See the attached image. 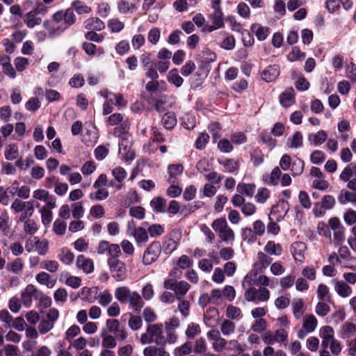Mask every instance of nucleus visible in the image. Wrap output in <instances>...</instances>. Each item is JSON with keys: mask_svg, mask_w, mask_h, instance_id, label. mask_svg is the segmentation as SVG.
Returning a JSON list of instances; mask_svg holds the SVG:
<instances>
[{"mask_svg": "<svg viewBox=\"0 0 356 356\" xmlns=\"http://www.w3.org/2000/svg\"><path fill=\"white\" fill-rule=\"evenodd\" d=\"M220 331L224 336H229L234 332L235 324L229 320H225L220 325Z\"/></svg>", "mask_w": 356, "mask_h": 356, "instance_id": "nucleus-62", "label": "nucleus"}, {"mask_svg": "<svg viewBox=\"0 0 356 356\" xmlns=\"http://www.w3.org/2000/svg\"><path fill=\"white\" fill-rule=\"evenodd\" d=\"M111 174L114 177L116 183L115 184L113 182L110 183V186H115L117 189H121L122 187V182L127 177V172L125 169L121 166L115 167L112 171Z\"/></svg>", "mask_w": 356, "mask_h": 356, "instance_id": "nucleus-13", "label": "nucleus"}, {"mask_svg": "<svg viewBox=\"0 0 356 356\" xmlns=\"http://www.w3.org/2000/svg\"><path fill=\"white\" fill-rule=\"evenodd\" d=\"M98 303L102 307L108 306L112 300L113 296L108 290H104V291L99 293L98 296L96 297Z\"/></svg>", "mask_w": 356, "mask_h": 356, "instance_id": "nucleus-50", "label": "nucleus"}, {"mask_svg": "<svg viewBox=\"0 0 356 356\" xmlns=\"http://www.w3.org/2000/svg\"><path fill=\"white\" fill-rule=\"evenodd\" d=\"M184 167L181 164H170L168 167L169 184H178V178L183 173Z\"/></svg>", "mask_w": 356, "mask_h": 356, "instance_id": "nucleus-15", "label": "nucleus"}, {"mask_svg": "<svg viewBox=\"0 0 356 356\" xmlns=\"http://www.w3.org/2000/svg\"><path fill=\"white\" fill-rule=\"evenodd\" d=\"M35 280L39 284L45 285L49 289L53 288L56 282L55 279H52L47 273L44 271L36 275Z\"/></svg>", "mask_w": 356, "mask_h": 356, "instance_id": "nucleus-31", "label": "nucleus"}, {"mask_svg": "<svg viewBox=\"0 0 356 356\" xmlns=\"http://www.w3.org/2000/svg\"><path fill=\"white\" fill-rule=\"evenodd\" d=\"M190 288V285L185 281L178 282L175 293L178 300H181V298L187 293Z\"/></svg>", "mask_w": 356, "mask_h": 356, "instance_id": "nucleus-60", "label": "nucleus"}, {"mask_svg": "<svg viewBox=\"0 0 356 356\" xmlns=\"http://www.w3.org/2000/svg\"><path fill=\"white\" fill-rule=\"evenodd\" d=\"M212 228L218 232L219 237L226 243L234 241L235 234L234 231L228 226L225 218H220L215 220L211 224Z\"/></svg>", "mask_w": 356, "mask_h": 356, "instance_id": "nucleus-4", "label": "nucleus"}, {"mask_svg": "<svg viewBox=\"0 0 356 356\" xmlns=\"http://www.w3.org/2000/svg\"><path fill=\"white\" fill-rule=\"evenodd\" d=\"M25 249L28 252H37L40 255L47 253L49 243L46 239H40L33 236L29 238L25 243Z\"/></svg>", "mask_w": 356, "mask_h": 356, "instance_id": "nucleus-5", "label": "nucleus"}, {"mask_svg": "<svg viewBox=\"0 0 356 356\" xmlns=\"http://www.w3.org/2000/svg\"><path fill=\"white\" fill-rule=\"evenodd\" d=\"M54 208H48V207H39L38 211L41 214L42 221L43 224L48 225L49 224L53 218V213L51 210Z\"/></svg>", "mask_w": 356, "mask_h": 356, "instance_id": "nucleus-59", "label": "nucleus"}, {"mask_svg": "<svg viewBox=\"0 0 356 356\" xmlns=\"http://www.w3.org/2000/svg\"><path fill=\"white\" fill-rule=\"evenodd\" d=\"M167 79L176 87H180L184 82V79L179 76L178 70L175 68L169 71L167 74Z\"/></svg>", "mask_w": 356, "mask_h": 356, "instance_id": "nucleus-49", "label": "nucleus"}, {"mask_svg": "<svg viewBox=\"0 0 356 356\" xmlns=\"http://www.w3.org/2000/svg\"><path fill=\"white\" fill-rule=\"evenodd\" d=\"M33 198L37 201L35 207H56V197L49 191L38 188L33 192Z\"/></svg>", "mask_w": 356, "mask_h": 356, "instance_id": "nucleus-3", "label": "nucleus"}, {"mask_svg": "<svg viewBox=\"0 0 356 356\" xmlns=\"http://www.w3.org/2000/svg\"><path fill=\"white\" fill-rule=\"evenodd\" d=\"M303 136L301 132L296 131L288 139L287 145L289 147L297 149L302 146Z\"/></svg>", "mask_w": 356, "mask_h": 356, "instance_id": "nucleus-47", "label": "nucleus"}, {"mask_svg": "<svg viewBox=\"0 0 356 356\" xmlns=\"http://www.w3.org/2000/svg\"><path fill=\"white\" fill-rule=\"evenodd\" d=\"M0 66L3 72L11 79H15L16 72L10 63V58L7 55L0 56Z\"/></svg>", "mask_w": 356, "mask_h": 356, "instance_id": "nucleus-17", "label": "nucleus"}, {"mask_svg": "<svg viewBox=\"0 0 356 356\" xmlns=\"http://www.w3.org/2000/svg\"><path fill=\"white\" fill-rule=\"evenodd\" d=\"M108 27L112 33H119L124 27V24L118 18H113L108 20Z\"/></svg>", "mask_w": 356, "mask_h": 356, "instance_id": "nucleus-63", "label": "nucleus"}, {"mask_svg": "<svg viewBox=\"0 0 356 356\" xmlns=\"http://www.w3.org/2000/svg\"><path fill=\"white\" fill-rule=\"evenodd\" d=\"M43 27L47 31L48 35L51 38L59 35L65 31V27L52 20H47L43 23Z\"/></svg>", "mask_w": 356, "mask_h": 356, "instance_id": "nucleus-20", "label": "nucleus"}, {"mask_svg": "<svg viewBox=\"0 0 356 356\" xmlns=\"http://www.w3.org/2000/svg\"><path fill=\"white\" fill-rule=\"evenodd\" d=\"M165 201L163 198L157 197H154L150 202L152 209L156 213H163L165 211Z\"/></svg>", "mask_w": 356, "mask_h": 356, "instance_id": "nucleus-57", "label": "nucleus"}, {"mask_svg": "<svg viewBox=\"0 0 356 356\" xmlns=\"http://www.w3.org/2000/svg\"><path fill=\"white\" fill-rule=\"evenodd\" d=\"M318 325L317 318L313 314H306L302 318V329L307 334L314 332Z\"/></svg>", "mask_w": 356, "mask_h": 356, "instance_id": "nucleus-21", "label": "nucleus"}, {"mask_svg": "<svg viewBox=\"0 0 356 356\" xmlns=\"http://www.w3.org/2000/svg\"><path fill=\"white\" fill-rule=\"evenodd\" d=\"M129 306L136 312H140L144 306L143 297L136 291H133L128 300Z\"/></svg>", "mask_w": 356, "mask_h": 356, "instance_id": "nucleus-29", "label": "nucleus"}, {"mask_svg": "<svg viewBox=\"0 0 356 356\" xmlns=\"http://www.w3.org/2000/svg\"><path fill=\"white\" fill-rule=\"evenodd\" d=\"M132 236L134 238L138 245H142L145 243L149 238L147 231L142 227H138Z\"/></svg>", "mask_w": 356, "mask_h": 356, "instance_id": "nucleus-42", "label": "nucleus"}, {"mask_svg": "<svg viewBox=\"0 0 356 356\" xmlns=\"http://www.w3.org/2000/svg\"><path fill=\"white\" fill-rule=\"evenodd\" d=\"M219 163L224 167L225 170L228 172H234L239 168L238 162L232 159L219 161Z\"/></svg>", "mask_w": 356, "mask_h": 356, "instance_id": "nucleus-52", "label": "nucleus"}, {"mask_svg": "<svg viewBox=\"0 0 356 356\" xmlns=\"http://www.w3.org/2000/svg\"><path fill=\"white\" fill-rule=\"evenodd\" d=\"M62 277L65 279V283L67 286L76 289L81 285V280L79 277L71 275L69 273L63 274Z\"/></svg>", "mask_w": 356, "mask_h": 356, "instance_id": "nucleus-54", "label": "nucleus"}, {"mask_svg": "<svg viewBox=\"0 0 356 356\" xmlns=\"http://www.w3.org/2000/svg\"><path fill=\"white\" fill-rule=\"evenodd\" d=\"M292 310L294 317L300 319L305 311L304 300L300 298H294L292 301Z\"/></svg>", "mask_w": 356, "mask_h": 356, "instance_id": "nucleus-25", "label": "nucleus"}, {"mask_svg": "<svg viewBox=\"0 0 356 356\" xmlns=\"http://www.w3.org/2000/svg\"><path fill=\"white\" fill-rule=\"evenodd\" d=\"M280 67L276 65L266 67L261 73L263 80L266 82H272L277 79L280 75Z\"/></svg>", "mask_w": 356, "mask_h": 356, "instance_id": "nucleus-16", "label": "nucleus"}, {"mask_svg": "<svg viewBox=\"0 0 356 356\" xmlns=\"http://www.w3.org/2000/svg\"><path fill=\"white\" fill-rule=\"evenodd\" d=\"M72 8L79 15L89 14L92 12L91 7L80 0L74 1L72 3Z\"/></svg>", "mask_w": 356, "mask_h": 356, "instance_id": "nucleus-37", "label": "nucleus"}, {"mask_svg": "<svg viewBox=\"0 0 356 356\" xmlns=\"http://www.w3.org/2000/svg\"><path fill=\"white\" fill-rule=\"evenodd\" d=\"M319 336L322 339L321 345L323 347L327 346L328 343L335 339L334 331L332 327L328 325L320 328Z\"/></svg>", "mask_w": 356, "mask_h": 356, "instance_id": "nucleus-22", "label": "nucleus"}, {"mask_svg": "<svg viewBox=\"0 0 356 356\" xmlns=\"http://www.w3.org/2000/svg\"><path fill=\"white\" fill-rule=\"evenodd\" d=\"M33 204V201L23 202L19 199H15L11 204V209L15 213H20L26 207Z\"/></svg>", "mask_w": 356, "mask_h": 356, "instance_id": "nucleus-58", "label": "nucleus"}, {"mask_svg": "<svg viewBox=\"0 0 356 356\" xmlns=\"http://www.w3.org/2000/svg\"><path fill=\"white\" fill-rule=\"evenodd\" d=\"M250 30L260 41L266 40L270 33L268 27L263 26L258 23L252 24L251 25Z\"/></svg>", "mask_w": 356, "mask_h": 356, "instance_id": "nucleus-23", "label": "nucleus"}, {"mask_svg": "<svg viewBox=\"0 0 356 356\" xmlns=\"http://www.w3.org/2000/svg\"><path fill=\"white\" fill-rule=\"evenodd\" d=\"M58 258L65 265H70L74 261V255L70 250L63 248L60 250Z\"/></svg>", "mask_w": 356, "mask_h": 356, "instance_id": "nucleus-38", "label": "nucleus"}, {"mask_svg": "<svg viewBox=\"0 0 356 356\" xmlns=\"http://www.w3.org/2000/svg\"><path fill=\"white\" fill-rule=\"evenodd\" d=\"M305 57V54L302 52L298 47H293L291 51L287 56L289 60L291 62L302 60Z\"/></svg>", "mask_w": 356, "mask_h": 356, "instance_id": "nucleus-61", "label": "nucleus"}, {"mask_svg": "<svg viewBox=\"0 0 356 356\" xmlns=\"http://www.w3.org/2000/svg\"><path fill=\"white\" fill-rule=\"evenodd\" d=\"M161 252V247L159 242L152 243L144 252L143 263L146 266L153 264L159 258Z\"/></svg>", "mask_w": 356, "mask_h": 356, "instance_id": "nucleus-8", "label": "nucleus"}, {"mask_svg": "<svg viewBox=\"0 0 356 356\" xmlns=\"http://www.w3.org/2000/svg\"><path fill=\"white\" fill-rule=\"evenodd\" d=\"M306 245L303 242H295L292 244L291 252L296 261L302 263L305 258Z\"/></svg>", "mask_w": 356, "mask_h": 356, "instance_id": "nucleus-19", "label": "nucleus"}, {"mask_svg": "<svg viewBox=\"0 0 356 356\" xmlns=\"http://www.w3.org/2000/svg\"><path fill=\"white\" fill-rule=\"evenodd\" d=\"M161 38V31L157 27L152 28L147 33V40L153 45L156 44Z\"/></svg>", "mask_w": 356, "mask_h": 356, "instance_id": "nucleus-64", "label": "nucleus"}, {"mask_svg": "<svg viewBox=\"0 0 356 356\" xmlns=\"http://www.w3.org/2000/svg\"><path fill=\"white\" fill-rule=\"evenodd\" d=\"M83 49L90 56H99L104 54V50L102 47H97L95 44L91 42H84L83 44Z\"/></svg>", "mask_w": 356, "mask_h": 356, "instance_id": "nucleus-40", "label": "nucleus"}, {"mask_svg": "<svg viewBox=\"0 0 356 356\" xmlns=\"http://www.w3.org/2000/svg\"><path fill=\"white\" fill-rule=\"evenodd\" d=\"M42 18L31 10L28 12L24 17V22L29 29H33L42 23Z\"/></svg>", "mask_w": 356, "mask_h": 356, "instance_id": "nucleus-26", "label": "nucleus"}, {"mask_svg": "<svg viewBox=\"0 0 356 356\" xmlns=\"http://www.w3.org/2000/svg\"><path fill=\"white\" fill-rule=\"evenodd\" d=\"M136 9L137 6L136 4L127 1L122 0L118 3V10L123 15L132 14Z\"/></svg>", "mask_w": 356, "mask_h": 356, "instance_id": "nucleus-34", "label": "nucleus"}, {"mask_svg": "<svg viewBox=\"0 0 356 356\" xmlns=\"http://www.w3.org/2000/svg\"><path fill=\"white\" fill-rule=\"evenodd\" d=\"M294 90L293 88H288L282 93L280 97V104L284 107H289L294 103Z\"/></svg>", "mask_w": 356, "mask_h": 356, "instance_id": "nucleus-30", "label": "nucleus"}, {"mask_svg": "<svg viewBox=\"0 0 356 356\" xmlns=\"http://www.w3.org/2000/svg\"><path fill=\"white\" fill-rule=\"evenodd\" d=\"M107 126L118 125L114 129L113 134L116 136H120L122 133L129 131V124L127 120H124L123 116L120 113H113L111 115L106 121Z\"/></svg>", "mask_w": 356, "mask_h": 356, "instance_id": "nucleus-6", "label": "nucleus"}, {"mask_svg": "<svg viewBox=\"0 0 356 356\" xmlns=\"http://www.w3.org/2000/svg\"><path fill=\"white\" fill-rule=\"evenodd\" d=\"M19 154L18 145L15 143H10L6 145L4 149V156L8 161H13L18 158Z\"/></svg>", "mask_w": 356, "mask_h": 356, "instance_id": "nucleus-33", "label": "nucleus"}, {"mask_svg": "<svg viewBox=\"0 0 356 356\" xmlns=\"http://www.w3.org/2000/svg\"><path fill=\"white\" fill-rule=\"evenodd\" d=\"M289 209V205L287 202L280 201V202L273 208L270 215L269 216L273 217L275 220H282Z\"/></svg>", "mask_w": 356, "mask_h": 356, "instance_id": "nucleus-11", "label": "nucleus"}, {"mask_svg": "<svg viewBox=\"0 0 356 356\" xmlns=\"http://www.w3.org/2000/svg\"><path fill=\"white\" fill-rule=\"evenodd\" d=\"M41 296L42 292L38 291L34 285L28 284L22 292L21 299L24 305L29 307L32 303L33 298L37 300Z\"/></svg>", "mask_w": 356, "mask_h": 356, "instance_id": "nucleus-10", "label": "nucleus"}, {"mask_svg": "<svg viewBox=\"0 0 356 356\" xmlns=\"http://www.w3.org/2000/svg\"><path fill=\"white\" fill-rule=\"evenodd\" d=\"M209 18L211 23L216 24L217 27L222 28L224 26L223 13L221 10H213L209 15Z\"/></svg>", "mask_w": 356, "mask_h": 356, "instance_id": "nucleus-53", "label": "nucleus"}, {"mask_svg": "<svg viewBox=\"0 0 356 356\" xmlns=\"http://www.w3.org/2000/svg\"><path fill=\"white\" fill-rule=\"evenodd\" d=\"M356 333V324L350 321L344 323L340 329L339 335L342 339H348Z\"/></svg>", "mask_w": 356, "mask_h": 356, "instance_id": "nucleus-24", "label": "nucleus"}, {"mask_svg": "<svg viewBox=\"0 0 356 356\" xmlns=\"http://www.w3.org/2000/svg\"><path fill=\"white\" fill-rule=\"evenodd\" d=\"M41 268L51 273H55L58 270L59 264L55 260L46 259L41 262Z\"/></svg>", "mask_w": 356, "mask_h": 356, "instance_id": "nucleus-56", "label": "nucleus"}, {"mask_svg": "<svg viewBox=\"0 0 356 356\" xmlns=\"http://www.w3.org/2000/svg\"><path fill=\"white\" fill-rule=\"evenodd\" d=\"M256 185L254 184L239 183L237 185V191L248 197H252L254 193Z\"/></svg>", "mask_w": 356, "mask_h": 356, "instance_id": "nucleus-44", "label": "nucleus"}, {"mask_svg": "<svg viewBox=\"0 0 356 356\" xmlns=\"http://www.w3.org/2000/svg\"><path fill=\"white\" fill-rule=\"evenodd\" d=\"M272 259L263 252H259L257 254V261L254 263L253 268L264 273L266 268L271 264Z\"/></svg>", "mask_w": 356, "mask_h": 356, "instance_id": "nucleus-14", "label": "nucleus"}, {"mask_svg": "<svg viewBox=\"0 0 356 356\" xmlns=\"http://www.w3.org/2000/svg\"><path fill=\"white\" fill-rule=\"evenodd\" d=\"M264 250L270 255L280 256L282 253V247L274 241H268L264 246Z\"/></svg>", "mask_w": 356, "mask_h": 356, "instance_id": "nucleus-35", "label": "nucleus"}, {"mask_svg": "<svg viewBox=\"0 0 356 356\" xmlns=\"http://www.w3.org/2000/svg\"><path fill=\"white\" fill-rule=\"evenodd\" d=\"M100 336L102 339V346L104 349L110 350L116 347L117 341L115 337L107 334L104 330L101 332Z\"/></svg>", "mask_w": 356, "mask_h": 356, "instance_id": "nucleus-32", "label": "nucleus"}, {"mask_svg": "<svg viewBox=\"0 0 356 356\" xmlns=\"http://www.w3.org/2000/svg\"><path fill=\"white\" fill-rule=\"evenodd\" d=\"M76 265L78 268L82 270L83 273L89 274L94 270V263L91 259L80 254L76 257Z\"/></svg>", "mask_w": 356, "mask_h": 356, "instance_id": "nucleus-12", "label": "nucleus"}, {"mask_svg": "<svg viewBox=\"0 0 356 356\" xmlns=\"http://www.w3.org/2000/svg\"><path fill=\"white\" fill-rule=\"evenodd\" d=\"M260 273L253 268L244 277L242 286L245 289L244 297L248 302H266L270 299V291L266 288L253 286L257 279V274Z\"/></svg>", "mask_w": 356, "mask_h": 356, "instance_id": "nucleus-2", "label": "nucleus"}, {"mask_svg": "<svg viewBox=\"0 0 356 356\" xmlns=\"http://www.w3.org/2000/svg\"><path fill=\"white\" fill-rule=\"evenodd\" d=\"M112 276L116 281L120 282L126 277V266L119 259L108 260Z\"/></svg>", "mask_w": 356, "mask_h": 356, "instance_id": "nucleus-9", "label": "nucleus"}, {"mask_svg": "<svg viewBox=\"0 0 356 356\" xmlns=\"http://www.w3.org/2000/svg\"><path fill=\"white\" fill-rule=\"evenodd\" d=\"M317 298L321 301H327L330 299V289L329 287L323 283L318 285L316 290Z\"/></svg>", "mask_w": 356, "mask_h": 356, "instance_id": "nucleus-51", "label": "nucleus"}, {"mask_svg": "<svg viewBox=\"0 0 356 356\" xmlns=\"http://www.w3.org/2000/svg\"><path fill=\"white\" fill-rule=\"evenodd\" d=\"M226 350L232 355L236 356L244 350V345L240 343L237 340L232 339L227 341Z\"/></svg>", "mask_w": 356, "mask_h": 356, "instance_id": "nucleus-36", "label": "nucleus"}, {"mask_svg": "<svg viewBox=\"0 0 356 356\" xmlns=\"http://www.w3.org/2000/svg\"><path fill=\"white\" fill-rule=\"evenodd\" d=\"M84 27L88 30L101 31L104 27V23L97 17H90L83 23Z\"/></svg>", "mask_w": 356, "mask_h": 356, "instance_id": "nucleus-27", "label": "nucleus"}, {"mask_svg": "<svg viewBox=\"0 0 356 356\" xmlns=\"http://www.w3.org/2000/svg\"><path fill=\"white\" fill-rule=\"evenodd\" d=\"M35 5L31 11L38 15H44L47 13V7L41 1L38 0H27L24 5Z\"/></svg>", "mask_w": 356, "mask_h": 356, "instance_id": "nucleus-41", "label": "nucleus"}, {"mask_svg": "<svg viewBox=\"0 0 356 356\" xmlns=\"http://www.w3.org/2000/svg\"><path fill=\"white\" fill-rule=\"evenodd\" d=\"M163 126L168 129H172L177 124V118L172 112L165 113L162 118Z\"/></svg>", "mask_w": 356, "mask_h": 356, "instance_id": "nucleus-55", "label": "nucleus"}, {"mask_svg": "<svg viewBox=\"0 0 356 356\" xmlns=\"http://www.w3.org/2000/svg\"><path fill=\"white\" fill-rule=\"evenodd\" d=\"M334 289L336 293L342 298L349 297L352 294L351 287L342 280H333Z\"/></svg>", "mask_w": 356, "mask_h": 356, "instance_id": "nucleus-18", "label": "nucleus"}, {"mask_svg": "<svg viewBox=\"0 0 356 356\" xmlns=\"http://www.w3.org/2000/svg\"><path fill=\"white\" fill-rule=\"evenodd\" d=\"M177 341L175 333L166 334L162 323L150 324L147 327L146 332L140 337L142 344L155 343L158 346H164L167 343L174 344Z\"/></svg>", "mask_w": 356, "mask_h": 356, "instance_id": "nucleus-1", "label": "nucleus"}, {"mask_svg": "<svg viewBox=\"0 0 356 356\" xmlns=\"http://www.w3.org/2000/svg\"><path fill=\"white\" fill-rule=\"evenodd\" d=\"M327 138V134L325 131L320 130L316 133L309 134L308 140L314 146H319L322 145Z\"/></svg>", "mask_w": 356, "mask_h": 356, "instance_id": "nucleus-28", "label": "nucleus"}, {"mask_svg": "<svg viewBox=\"0 0 356 356\" xmlns=\"http://www.w3.org/2000/svg\"><path fill=\"white\" fill-rule=\"evenodd\" d=\"M144 356H170L163 348L147 346L143 350Z\"/></svg>", "mask_w": 356, "mask_h": 356, "instance_id": "nucleus-43", "label": "nucleus"}, {"mask_svg": "<svg viewBox=\"0 0 356 356\" xmlns=\"http://www.w3.org/2000/svg\"><path fill=\"white\" fill-rule=\"evenodd\" d=\"M282 172L279 167H275L272 170L271 173L265 178V181L270 185L277 186L282 176Z\"/></svg>", "mask_w": 356, "mask_h": 356, "instance_id": "nucleus-48", "label": "nucleus"}, {"mask_svg": "<svg viewBox=\"0 0 356 356\" xmlns=\"http://www.w3.org/2000/svg\"><path fill=\"white\" fill-rule=\"evenodd\" d=\"M119 141V154L124 157L126 161L133 160L134 159V153L131 150L132 137L129 131L122 133Z\"/></svg>", "mask_w": 356, "mask_h": 356, "instance_id": "nucleus-7", "label": "nucleus"}, {"mask_svg": "<svg viewBox=\"0 0 356 356\" xmlns=\"http://www.w3.org/2000/svg\"><path fill=\"white\" fill-rule=\"evenodd\" d=\"M131 291L127 286H120L116 288L115 291V298L121 302L128 301L131 295Z\"/></svg>", "mask_w": 356, "mask_h": 356, "instance_id": "nucleus-39", "label": "nucleus"}, {"mask_svg": "<svg viewBox=\"0 0 356 356\" xmlns=\"http://www.w3.org/2000/svg\"><path fill=\"white\" fill-rule=\"evenodd\" d=\"M82 298L92 303L96 300L95 295L97 294V287H92V288H88V287H83L81 289V292Z\"/></svg>", "mask_w": 356, "mask_h": 356, "instance_id": "nucleus-46", "label": "nucleus"}, {"mask_svg": "<svg viewBox=\"0 0 356 356\" xmlns=\"http://www.w3.org/2000/svg\"><path fill=\"white\" fill-rule=\"evenodd\" d=\"M277 283V281L276 279L270 278L265 275H261L258 276L256 284L259 288H266V286L273 288L275 286Z\"/></svg>", "mask_w": 356, "mask_h": 356, "instance_id": "nucleus-45", "label": "nucleus"}]
</instances>
